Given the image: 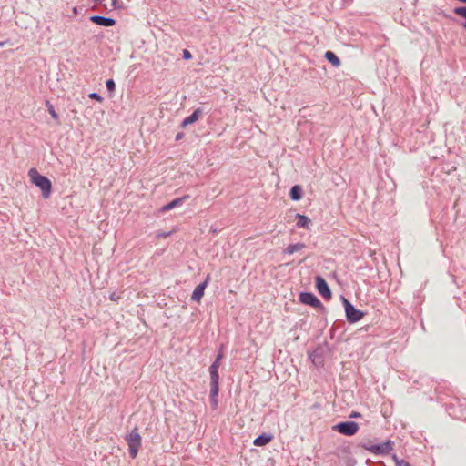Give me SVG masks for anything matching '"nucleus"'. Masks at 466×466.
<instances>
[{
	"label": "nucleus",
	"mask_w": 466,
	"mask_h": 466,
	"mask_svg": "<svg viewBox=\"0 0 466 466\" xmlns=\"http://www.w3.org/2000/svg\"><path fill=\"white\" fill-rule=\"evenodd\" d=\"M299 298V301L305 305H309V306L317 308L321 311L325 310V307L323 306L321 301L312 292H307V291L300 292Z\"/></svg>",
	"instance_id": "obj_5"
},
{
	"label": "nucleus",
	"mask_w": 466,
	"mask_h": 466,
	"mask_svg": "<svg viewBox=\"0 0 466 466\" xmlns=\"http://www.w3.org/2000/svg\"><path fill=\"white\" fill-rule=\"evenodd\" d=\"M5 45V42H0V47Z\"/></svg>",
	"instance_id": "obj_34"
},
{
	"label": "nucleus",
	"mask_w": 466,
	"mask_h": 466,
	"mask_svg": "<svg viewBox=\"0 0 466 466\" xmlns=\"http://www.w3.org/2000/svg\"><path fill=\"white\" fill-rule=\"evenodd\" d=\"M106 86L109 93H114L116 90V83L113 79H108L106 82Z\"/></svg>",
	"instance_id": "obj_22"
},
{
	"label": "nucleus",
	"mask_w": 466,
	"mask_h": 466,
	"mask_svg": "<svg viewBox=\"0 0 466 466\" xmlns=\"http://www.w3.org/2000/svg\"><path fill=\"white\" fill-rule=\"evenodd\" d=\"M209 370L218 371V367L211 364L209 367Z\"/></svg>",
	"instance_id": "obj_30"
},
{
	"label": "nucleus",
	"mask_w": 466,
	"mask_h": 466,
	"mask_svg": "<svg viewBox=\"0 0 466 466\" xmlns=\"http://www.w3.org/2000/svg\"><path fill=\"white\" fill-rule=\"evenodd\" d=\"M273 439V436L271 434L268 433H262L258 435L255 440L253 441V444L255 446H265L268 443H269Z\"/></svg>",
	"instance_id": "obj_11"
},
{
	"label": "nucleus",
	"mask_w": 466,
	"mask_h": 466,
	"mask_svg": "<svg viewBox=\"0 0 466 466\" xmlns=\"http://www.w3.org/2000/svg\"><path fill=\"white\" fill-rule=\"evenodd\" d=\"M48 113L51 115L52 118L56 121L57 124H59V116L58 114L56 112L54 106L51 104L49 100H46L45 103Z\"/></svg>",
	"instance_id": "obj_19"
},
{
	"label": "nucleus",
	"mask_w": 466,
	"mask_h": 466,
	"mask_svg": "<svg viewBox=\"0 0 466 466\" xmlns=\"http://www.w3.org/2000/svg\"><path fill=\"white\" fill-rule=\"evenodd\" d=\"M461 3H466V0H459Z\"/></svg>",
	"instance_id": "obj_35"
},
{
	"label": "nucleus",
	"mask_w": 466,
	"mask_h": 466,
	"mask_svg": "<svg viewBox=\"0 0 466 466\" xmlns=\"http://www.w3.org/2000/svg\"><path fill=\"white\" fill-rule=\"evenodd\" d=\"M109 299L113 301H117V299H119V296L116 295V293H112L109 297Z\"/></svg>",
	"instance_id": "obj_28"
},
{
	"label": "nucleus",
	"mask_w": 466,
	"mask_h": 466,
	"mask_svg": "<svg viewBox=\"0 0 466 466\" xmlns=\"http://www.w3.org/2000/svg\"><path fill=\"white\" fill-rule=\"evenodd\" d=\"M192 57V55L191 53L188 51V50H184L183 51V58L184 59H190Z\"/></svg>",
	"instance_id": "obj_26"
},
{
	"label": "nucleus",
	"mask_w": 466,
	"mask_h": 466,
	"mask_svg": "<svg viewBox=\"0 0 466 466\" xmlns=\"http://www.w3.org/2000/svg\"><path fill=\"white\" fill-rule=\"evenodd\" d=\"M221 359H222V353L219 352L218 354V356L216 357L215 360L212 362V365H215L219 368Z\"/></svg>",
	"instance_id": "obj_25"
},
{
	"label": "nucleus",
	"mask_w": 466,
	"mask_h": 466,
	"mask_svg": "<svg viewBox=\"0 0 466 466\" xmlns=\"http://www.w3.org/2000/svg\"><path fill=\"white\" fill-rule=\"evenodd\" d=\"M126 441L128 445V454L130 458L135 459L137 456L138 450L141 447V436L135 428L127 437Z\"/></svg>",
	"instance_id": "obj_2"
},
{
	"label": "nucleus",
	"mask_w": 466,
	"mask_h": 466,
	"mask_svg": "<svg viewBox=\"0 0 466 466\" xmlns=\"http://www.w3.org/2000/svg\"><path fill=\"white\" fill-rule=\"evenodd\" d=\"M219 388H210V402L213 406V409L218 407V396Z\"/></svg>",
	"instance_id": "obj_18"
},
{
	"label": "nucleus",
	"mask_w": 466,
	"mask_h": 466,
	"mask_svg": "<svg viewBox=\"0 0 466 466\" xmlns=\"http://www.w3.org/2000/svg\"><path fill=\"white\" fill-rule=\"evenodd\" d=\"M361 417V414L357 412V411H352L350 414V419H358V418H360Z\"/></svg>",
	"instance_id": "obj_27"
},
{
	"label": "nucleus",
	"mask_w": 466,
	"mask_h": 466,
	"mask_svg": "<svg viewBox=\"0 0 466 466\" xmlns=\"http://www.w3.org/2000/svg\"><path fill=\"white\" fill-rule=\"evenodd\" d=\"M306 248V245L302 242H298L295 244H289L284 250L285 254L291 255L295 252L300 251Z\"/></svg>",
	"instance_id": "obj_14"
},
{
	"label": "nucleus",
	"mask_w": 466,
	"mask_h": 466,
	"mask_svg": "<svg viewBox=\"0 0 466 466\" xmlns=\"http://www.w3.org/2000/svg\"><path fill=\"white\" fill-rule=\"evenodd\" d=\"M169 235H170V233H169V232H167V233H163V234H161L160 236H161V237L166 238V237H167V236H169Z\"/></svg>",
	"instance_id": "obj_32"
},
{
	"label": "nucleus",
	"mask_w": 466,
	"mask_h": 466,
	"mask_svg": "<svg viewBox=\"0 0 466 466\" xmlns=\"http://www.w3.org/2000/svg\"><path fill=\"white\" fill-rule=\"evenodd\" d=\"M209 275H208L206 279L195 288L191 295V300L199 301L202 299V297L204 296L205 289L209 281Z\"/></svg>",
	"instance_id": "obj_8"
},
{
	"label": "nucleus",
	"mask_w": 466,
	"mask_h": 466,
	"mask_svg": "<svg viewBox=\"0 0 466 466\" xmlns=\"http://www.w3.org/2000/svg\"><path fill=\"white\" fill-rule=\"evenodd\" d=\"M210 373V388H219V373L218 371L209 370Z\"/></svg>",
	"instance_id": "obj_17"
},
{
	"label": "nucleus",
	"mask_w": 466,
	"mask_h": 466,
	"mask_svg": "<svg viewBox=\"0 0 466 466\" xmlns=\"http://www.w3.org/2000/svg\"><path fill=\"white\" fill-rule=\"evenodd\" d=\"M28 176L31 182L42 191V196L48 198L52 190L51 181L45 176L41 175L35 168H31L28 171Z\"/></svg>",
	"instance_id": "obj_1"
},
{
	"label": "nucleus",
	"mask_w": 466,
	"mask_h": 466,
	"mask_svg": "<svg viewBox=\"0 0 466 466\" xmlns=\"http://www.w3.org/2000/svg\"><path fill=\"white\" fill-rule=\"evenodd\" d=\"M309 358L314 363L315 366H319L322 364V357L321 354L318 350H314L309 354Z\"/></svg>",
	"instance_id": "obj_20"
},
{
	"label": "nucleus",
	"mask_w": 466,
	"mask_h": 466,
	"mask_svg": "<svg viewBox=\"0 0 466 466\" xmlns=\"http://www.w3.org/2000/svg\"><path fill=\"white\" fill-rule=\"evenodd\" d=\"M453 12L454 14L466 19V6L455 7ZM463 27L466 29V22L463 23Z\"/></svg>",
	"instance_id": "obj_21"
},
{
	"label": "nucleus",
	"mask_w": 466,
	"mask_h": 466,
	"mask_svg": "<svg viewBox=\"0 0 466 466\" xmlns=\"http://www.w3.org/2000/svg\"><path fill=\"white\" fill-rule=\"evenodd\" d=\"M303 190L299 185H295L290 188L289 197L294 201H299L302 198Z\"/></svg>",
	"instance_id": "obj_13"
},
{
	"label": "nucleus",
	"mask_w": 466,
	"mask_h": 466,
	"mask_svg": "<svg viewBox=\"0 0 466 466\" xmlns=\"http://www.w3.org/2000/svg\"><path fill=\"white\" fill-rule=\"evenodd\" d=\"M296 218L298 219V221H297L298 228H309L311 221L307 216L298 213V214H296Z\"/></svg>",
	"instance_id": "obj_15"
},
{
	"label": "nucleus",
	"mask_w": 466,
	"mask_h": 466,
	"mask_svg": "<svg viewBox=\"0 0 466 466\" xmlns=\"http://www.w3.org/2000/svg\"><path fill=\"white\" fill-rule=\"evenodd\" d=\"M188 198V196L186 195L182 198H177L175 199H173L172 201H170L169 203H167V205L163 206L161 210L163 212H167V211H169L173 208H175L176 207L181 205L185 199Z\"/></svg>",
	"instance_id": "obj_12"
},
{
	"label": "nucleus",
	"mask_w": 466,
	"mask_h": 466,
	"mask_svg": "<svg viewBox=\"0 0 466 466\" xmlns=\"http://www.w3.org/2000/svg\"><path fill=\"white\" fill-rule=\"evenodd\" d=\"M325 58L334 66L340 65V60L338 56L332 51H327L325 53Z\"/></svg>",
	"instance_id": "obj_16"
},
{
	"label": "nucleus",
	"mask_w": 466,
	"mask_h": 466,
	"mask_svg": "<svg viewBox=\"0 0 466 466\" xmlns=\"http://www.w3.org/2000/svg\"><path fill=\"white\" fill-rule=\"evenodd\" d=\"M332 430L345 436H353L359 430V424L351 420L342 421L335 424Z\"/></svg>",
	"instance_id": "obj_3"
},
{
	"label": "nucleus",
	"mask_w": 466,
	"mask_h": 466,
	"mask_svg": "<svg viewBox=\"0 0 466 466\" xmlns=\"http://www.w3.org/2000/svg\"><path fill=\"white\" fill-rule=\"evenodd\" d=\"M90 21L93 23L105 26V27H110L116 25V20L110 17H105L101 15H92L90 17Z\"/></svg>",
	"instance_id": "obj_9"
},
{
	"label": "nucleus",
	"mask_w": 466,
	"mask_h": 466,
	"mask_svg": "<svg viewBox=\"0 0 466 466\" xmlns=\"http://www.w3.org/2000/svg\"><path fill=\"white\" fill-rule=\"evenodd\" d=\"M346 319L350 323H356L364 317V312L356 309L348 299L343 298Z\"/></svg>",
	"instance_id": "obj_4"
},
{
	"label": "nucleus",
	"mask_w": 466,
	"mask_h": 466,
	"mask_svg": "<svg viewBox=\"0 0 466 466\" xmlns=\"http://www.w3.org/2000/svg\"><path fill=\"white\" fill-rule=\"evenodd\" d=\"M118 0H112V5L116 8Z\"/></svg>",
	"instance_id": "obj_31"
},
{
	"label": "nucleus",
	"mask_w": 466,
	"mask_h": 466,
	"mask_svg": "<svg viewBox=\"0 0 466 466\" xmlns=\"http://www.w3.org/2000/svg\"><path fill=\"white\" fill-rule=\"evenodd\" d=\"M396 466H410V464L402 459H399L396 455L393 456Z\"/></svg>",
	"instance_id": "obj_23"
},
{
	"label": "nucleus",
	"mask_w": 466,
	"mask_h": 466,
	"mask_svg": "<svg viewBox=\"0 0 466 466\" xmlns=\"http://www.w3.org/2000/svg\"><path fill=\"white\" fill-rule=\"evenodd\" d=\"M315 283L319 293L324 299H329L332 294L327 281L321 276H317L315 279Z\"/></svg>",
	"instance_id": "obj_6"
},
{
	"label": "nucleus",
	"mask_w": 466,
	"mask_h": 466,
	"mask_svg": "<svg viewBox=\"0 0 466 466\" xmlns=\"http://www.w3.org/2000/svg\"><path fill=\"white\" fill-rule=\"evenodd\" d=\"M368 450L374 454H388L392 450V442L387 441L385 442L378 443L370 446Z\"/></svg>",
	"instance_id": "obj_7"
},
{
	"label": "nucleus",
	"mask_w": 466,
	"mask_h": 466,
	"mask_svg": "<svg viewBox=\"0 0 466 466\" xmlns=\"http://www.w3.org/2000/svg\"><path fill=\"white\" fill-rule=\"evenodd\" d=\"M203 114V111L201 108H196L193 113L188 116L187 117H186L182 123H181V127H185L188 125H191L193 123H195L196 121L198 120V118L202 116Z\"/></svg>",
	"instance_id": "obj_10"
},
{
	"label": "nucleus",
	"mask_w": 466,
	"mask_h": 466,
	"mask_svg": "<svg viewBox=\"0 0 466 466\" xmlns=\"http://www.w3.org/2000/svg\"><path fill=\"white\" fill-rule=\"evenodd\" d=\"M88 97L100 103L104 100V98L98 93L96 92L90 93L88 95Z\"/></svg>",
	"instance_id": "obj_24"
},
{
	"label": "nucleus",
	"mask_w": 466,
	"mask_h": 466,
	"mask_svg": "<svg viewBox=\"0 0 466 466\" xmlns=\"http://www.w3.org/2000/svg\"><path fill=\"white\" fill-rule=\"evenodd\" d=\"M183 137H184L183 133H177L176 136V140L178 141V140L182 139Z\"/></svg>",
	"instance_id": "obj_29"
},
{
	"label": "nucleus",
	"mask_w": 466,
	"mask_h": 466,
	"mask_svg": "<svg viewBox=\"0 0 466 466\" xmlns=\"http://www.w3.org/2000/svg\"><path fill=\"white\" fill-rule=\"evenodd\" d=\"M73 12H74V14H75V15H77V8H76V7H74V8H73Z\"/></svg>",
	"instance_id": "obj_33"
}]
</instances>
